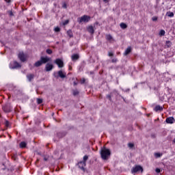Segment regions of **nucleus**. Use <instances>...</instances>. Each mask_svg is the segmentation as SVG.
I'll return each mask as SVG.
<instances>
[{"label": "nucleus", "mask_w": 175, "mask_h": 175, "mask_svg": "<svg viewBox=\"0 0 175 175\" xmlns=\"http://www.w3.org/2000/svg\"><path fill=\"white\" fill-rule=\"evenodd\" d=\"M131 51H132V49L131 48V46H129L124 51V55H128V54H129Z\"/></svg>", "instance_id": "2eb2a0df"}, {"label": "nucleus", "mask_w": 175, "mask_h": 175, "mask_svg": "<svg viewBox=\"0 0 175 175\" xmlns=\"http://www.w3.org/2000/svg\"><path fill=\"white\" fill-rule=\"evenodd\" d=\"M163 110V107H161V105H157L154 107V111H162Z\"/></svg>", "instance_id": "4468645a"}, {"label": "nucleus", "mask_w": 175, "mask_h": 175, "mask_svg": "<svg viewBox=\"0 0 175 175\" xmlns=\"http://www.w3.org/2000/svg\"><path fill=\"white\" fill-rule=\"evenodd\" d=\"M58 75L61 79H65L66 77V73L62 70L58 71Z\"/></svg>", "instance_id": "9d476101"}, {"label": "nucleus", "mask_w": 175, "mask_h": 175, "mask_svg": "<svg viewBox=\"0 0 175 175\" xmlns=\"http://www.w3.org/2000/svg\"><path fill=\"white\" fill-rule=\"evenodd\" d=\"M87 161H88V157L87 155H85L83 157V162H85V163H86Z\"/></svg>", "instance_id": "393cba45"}, {"label": "nucleus", "mask_w": 175, "mask_h": 175, "mask_svg": "<svg viewBox=\"0 0 175 175\" xmlns=\"http://www.w3.org/2000/svg\"><path fill=\"white\" fill-rule=\"evenodd\" d=\"M86 163L85 161H80L79 163H78V166L79 168L81 169V170H85L84 167H85L86 166Z\"/></svg>", "instance_id": "6e6552de"}, {"label": "nucleus", "mask_w": 175, "mask_h": 175, "mask_svg": "<svg viewBox=\"0 0 175 175\" xmlns=\"http://www.w3.org/2000/svg\"><path fill=\"white\" fill-rule=\"evenodd\" d=\"M106 39L107 40H109V42H114V39H113V36H111V35L108 34L106 36Z\"/></svg>", "instance_id": "ddd939ff"}, {"label": "nucleus", "mask_w": 175, "mask_h": 175, "mask_svg": "<svg viewBox=\"0 0 175 175\" xmlns=\"http://www.w3.org/2000/svg\"><path fill=\"white\" fill-rule=\"evenodd\" d=\"M62 8H64V9H66V8H67L66 3H63Z\"/></svg>", "instance_id": "72a5a7b5"}, {"label": "nucleus", "mask_w": 175, "mask_h": 175, "mask_svg": "<svg viewBox=\"0 0 175 175\" xmlns=\"http://www.w3.org/2000/svg\"><path fill=\"white\" fill-rule=\"evenodd\" d=\"M67 35L69 36V38H73V33L71 30L67 31Z\"/></svg>", "instance_id": "6ab92c4d"}, {"label": "nucleus", "mask_w": 175, "mask_h": 175, "mask_svg": "<svg viewBox=\"0 0 175 175\" xmlns=\"http://www.w3.org/2000/svg\"><path fill=\"white\" fill-rule=\"evenodd\" d=\"M34 77H35V75H33V74H28L27 75V78L29 81H32V80H33Z\"/></svg>", "instance_id": "f8f14e48"}, {"label": "nucleus", "mask_w": 175, "mask_h": 175, "mask_svg": "<svg viewBox=\"0 0 175 175\" xmlns=\"http://www.w3.org/2000/svg\"><path fill=\"white\" fill-rule=\"evenodd\" d=\"M167 16L168 17H174V13L168 12H167Z\"/></svg>", "instance_id": "aec40b11"}, {"label": "nucleus", "mask_w": 175, "mask_h": 175, "mask_svg": "<svg viewBox=\"0 0 175 175\" xmlns=\"http://www.w3.org/2000/svg\"><path fill=\"white\" fill-rule=\"evenodd\" d=\"M16 68H21V65L18 64L17 62H14V66L12 67V69H16Z\"/></svg>", "instance_id": "dca6fc26"}, {"label": "nucleus", "mask_w": 175, "mask_h": 175, "mask_svg": "<svg viewBox=\"0 0 175 175\" xmlns=\"http://www.w3.org/2000/svg\"><path fill=\"white\" fill-rule=\"evenodd\" d=\"M91 20V16L88 15H83L81 17L77 18V21L79 24L81 23H88Z\"/></svg>", "instance_id": "7ed1b4c3"}, {"label": "nucleus", "mask_w": 175, "mask_h": 175, "mask_svg": "<svg viewBox=\"0 0 175 175\" xmlns=\"http://www.w3.org/2000/svg\"><path fill=\"white\" fill-rule=\"evenodd\" d=\"M18 57L21 62H25L28 58V55L24 53V52H19Z\"/></svg>", "instance_id": "39448f33"}, {"label": "nucleus", "mask_w": 175, "mask_h": 175, "mask_svg": "<svg viewBox=\"0 0 175 175\" xmlns=\"http://www.w3.org/2000/svg\"><path fill=\"white\" fill-rule=\"evenodd\" d=\"M74 85H77V83L76 81L74 82Z\"/></svg>", "instance_id": "a19ab883"}, {"label": "nucleus", "mask_w": 175, "mask_h": 175, "mask_svg": "<svg viewBox=\"0 0 175 175\" xmlns=\"http://www.w3.org/2000/svg\"><path fill=\"white\" fill-rule=\"evenodd\" d=\"M37 103L38 105H40L41 103H43V99H42V98H37Z\"/></svg>", "instance_id": "5701e85b"}, {"label": "nucleus", "mask_w": 175, "mask_h": 175, "mask_svg": "<svg viewBox=\"0 0 175 175\" xmlns=\"http://www.w3.org/2000/svg\"><path fill=\"white\" fill-rule=\"evenodd\" d=\"M110 154H111L110 150H109L106 148H104L100 151L101 158H102V159H104L105 161H106L107 159H109V157H110Z\"/></svg>", "instance_id": "f03ea898"}, {"label": "nucleus", "mask_w": 175, "mask_h": 175, "mask_svg": "<svg viewBox=\"0 0 175 175\" xmlns=\"http://www.w3.org/2000/svg\"><path fill=\"white\" fill-rule=\"evenodd\" d=\"M128 147L129 148H133V147H135V144H133V143H129L128 144Z\"/></svg>", "instance_id": "b1692460"}, {"label": "nucleus", "mask_w": 175, "mask_h": 175, "mask_svg": "<svg viewBox=\"0 0 175 175\" xmlns=\"http://www.w3.org/2000/svg\"><path fill=\"white\" fill-rule=\"evenodd\" d=\"M73 95L76 96V95H79V91L75 90L73 92Z\"/></svg>", "instance_id": "2f4dec72"}, {"label": "nucleus", "mask_w": 175, "mask_h": 175, "mask_svg": "<svg viewBox=\"0 0 175 175\" xmlns=\"http://www.w3.org/2000/svg\"><path fill=\"white\" fill-rule=\"evenodd\" d=\"M60 31H61V29H59V27L55 28V32H59Z\"/></svg>", "instance_id": "c756f323"}, {"label": "nucleus", "mask_w": 175, "mask_h": 175, "mask_svg": "<svg viewBox=\"0 0 175 175\" xmlns=\"http://www.w3.org/2000/svg\"><path fill=\"white\" fill-rule=\"evenodd\" d=\"M71 58L72 61H77V59H79V55L74 54L71 56Z\"/></svg>", "instance_id": "f3484780"}, {"label": "nucleus", "mask_w": 175, "mask_h": 175, "mask_svg": "<svg viewBox=\"0 0 175 175\" xmlns=\"http://www.w3.org/2000/svg\"><path fill=\"white\" fill-rule=\"evenodd\" d=\"M143 167L142 165H135V167H133L131 169V173L133 174L135 173H137L138 172H141V173H143Z\"/></svg>", "instance_id": "20e7f679"}, {"label": "nucleus", "mask_w": 175, "mask_h": 175, "mask_svg": "<svg viewBox=\"0 0 175 175\" xmlns=\"http://www.w3.org/2000/svg\"><path fill=\"white\" fill-rule=\"evenodd\" d=\"M80 83L81 84H84V83H85V79H81Z\"/></svg>", "instance_id": "7c9ffc66"}, {"label": "nucleus", "mask_w": 175, "mask_h": 175, "mask_svg": "<svg viewBox=\"0 0 175 175\" xmlns=\"http://www.w3.org/2000/svg\"><path fill=\"white\" fill-rule=\"evenodd\" d=\"M104 2H107V0H103Z\"/></svg>", "instance_id": "37998d69"}, {"label": "nucleus", "mask_w": 175, "mask_h": 175, "mask_svg": "<svg viewBox=\"0 0 175 175\" xmlns=\"http://www.w3.org/2000/svg\"><path fill=\"white\" fill-rule=\"evenodd\" d=\"M152 21H158V17L157 16H153L152 18Z\"/></svg>", "instance_id": "c85d7f7f"}, {"label": "nucleus", "mask_w": 175, "mask_h": 175, "mask_svg": "<svg viewBox=\"0 0 175 175\" xmlns=\"http://www.w3.org/2000/svg\"><path fill=\"white\" fill-rule=\"evenodd\" d=\"M26 146H27V144H26L25 142H21V143L20 144V147H21V148H25V147H26Z\"/></svg>", "instance_id": "412c9836"}, {"label": "nucleus", "mask_w": 175, "mask_h": 175, "mask_svg": "<svg viewBox=\"0 0 175 175\" xmlns=\"http://www.w3.org/2000/svg\"><path fill=\"white\" fill-rule=\"evenodd\" d=\"M108 55H109V57H113L114 55V54L111 52H109Z\"/></svg>", "instance_id": "c9c22d12"}, {"label": "nucleus", "mask_w": 175, "mask_h": 175, "mask_svg": "<svg viewBox=\"0 0 175 175\" xmlns=\"http://www.w3.org/2000/svg\"><path fill=\"white\" fill-rule=\"evenodd\" d=\"M5 2H7L8 3H10V0H5Z\"/></svg>", "instance_id": "58836bf2"}, {"label": "nucleus", "mask_w": 175, "mask_h": 175, "mask_svg": "<svg viewBox=\"0 0 175 175\" xmlns=\"http://www.w3.org/2000/svg\"><path fill=\"white\" fill-rule=\"evenodd\" d=\"M48 159H48L47 157H44V161H48Z\"/></svg>", "instance_id": "ea45409f"}, {"label": "nucleus", "mask_w": 175, "mask_h": 175, "mask_svg": "<svg viewBox=\"0 0 175 175\" xmlns=\"http://www.w3.org/2000/svg\"><path fill=\"white\" fill-rule=\"evenodd\" d=\"M167 43H168V47H170V46H172V42H170V41L167 42Z\"/></svg>", "instance_id": "e433bc0d"}, {"label": "nucleus", "mask_w": 175, "mask_h": 175, "mask_svg": "<svg viewBox=\"0 0 175 175\" xmlns=\"http://www.w3.org/2000/svg\"><path fill=\"white\" fill-rule=\"evenodd\" d=\"M127 25L126 24L122 23H120V28H122V29H126V28H127Z\"/></svg>", "instance_id": "a211bd4d"}, {"label": "nucleus", "mask_w": 175, "mask_h": 175, "mask_svg": "<svg viewBox=\"0 0 175 175\" xmlns=\"http://www.w3.org/2000/svg\"><path fill=\"white\" fill-rule=\"evenodd\" d=\"M165 30H161L160 32H159V36H165Z\"/></svg>", "instance_id": "4be33fe9"}, {"label": "nucleus", "mask_w": 175, "mask_h": 175, "mask_svg": "<svg viewBox=\"0 0 175 175\" xmlns=\"http://www.w3.org/2000/svg\"><path fill=\"white\" fill-rule=\"evenodd\" d=\"M161 156H162V154L161 153H155L154 154V157H156V158H161Z\"/></svg>", "instance_id": "a878e982"}, {"label": "nucleus", "mask_w": 175, "mask_h": 175, "mask_svg": "<svg viewBox=\"0 0 175 175\" xmlns=\"http://www.w3.org/2000/svg\"><path fill=\"white\" fill-rule=\"evenodd\" d=\"M155 172H156V173H161V169L156 168Z\"/></svg>", "instance_id": "473e14b6"}, {"label": "nucleus", "mask_w": 175, "mask_h": 175, "mask_svg": "<svg viewBox=\"0 0 175 175\" xmlns=\"http://www.w3.org/2000/svg\"><path fill=\"white\" fill-rule=\"evenodd\" d=\"M118 61V59H117V58H113V59H112L111 62L113 64H116V62H117Z\"/></svg>", "instance_id": "cd10ccee"}, {"label": "nucleus", "mask_w": 175, "mask_h": 175, "mask_svg": "<svg viewBox=\"0 0 175 175\" xmlns=\"http://www.w3.org/2000/svg\"><path fill=\"white\" fill-rule=\"evenodd\" d=\"M3 109L4 111H5V113H9V111H10V110H6V109H5V107H3Z\"/></svg>", "instance_id": "4c0bfd02"}, {"label": "nucleus", "mask_w": 175, "mask_h": 175, "mask_svg": "<svg viewBox=\"0 0 175 175\" xmlns=\"http://www.w3.org/2000/svg\"><path fill=\"white\" fill-rule=\"evenodd\" d=\"M47 54H53V51L51 49H46Z\"/></svg>", "instance_id": "bb28decb"}, {"label": "nucleus", "mask_w": 175, "mask_h": 175, "mask_svg": "<svg viewBox=\"0 0 175 175\" xmlns=\"http://www.w3.org/2000/svg\"><path fill=\"white\" fill-rule=\"evenodd\" d=\"M49 61H51V58L49 57H41L40 59L34 64V66L39 68V66H42L43 64H47Z\"/></svg>", "instance_id": "f257e3e1"}, {"label": "nucleus", "mask_w": 175, "mask_h": 175, "mask_svg": "<svg viewBox=\"0 0 175 175\" xmlns=\"http://www.w3.org/2000/svg\"><path fill=\"white\" fill-rule=\"evenodd\" d=\"M54 68V66L51 64H46L45 66V70L46 72H50L51 70H53V68Z\"/></svg>", "instance_id": "0eeeda50"}, {"label": "nucleus", "mask_w": 175, "mask_h": 175, "mask_svg": "<svg viewBox=\"0 0 175 175\" xmlns=\"http://www.w3.org/2000/svg\"><path fill=\"white\" fill-rule=\"evenodd\" d=\"M68 24H69V21L68 20L65 21L64 23V25H66Z\"/></svg>", "instance_id": "f704fd0d"}, {"label": "nucleus", "mask_w": 175, "mask_h": 175, "mask_svg": "<svg viewBox=\"0 0 175 175\" xmlns=\"http://www.w3.org/2000/svg\"><path fill=\"white\" fill-rule=\"evenodd\" d=\"M165 121L167 124H174L175 122V120L174 117L167 118Z\"/></svg>", "instance_id": "1a4fd4ad"}, {"label": "nucleus", "mask_w": 175, "mask_h": 175, "mask_svg": "<svg viewBox=\"0 0 175 175\" xmlns=\"http://www.w3.org/2000/svg\"><path fill=\"white\" fill-rule=\"evenodd\" d=\"M87 29L90 33H91L92 35H94V33L95 32V30L94 29V27H92V25L88 26Z\"/></svg>", "instance_id": "9b49d317"}, {"label": "nucleus", "mask_w": 175, "mask_h": 175, "mask_svg": "<svg viewBox=\"0 0 175 175\" xmlns=\"http://www.w3.org/2000/svg\"><path fill=\"white\" fill-rule=\"evenodd\" d=\"M55 64L58 66V68H64V62L60 59H56Z\"/></svg>", "instance_id": "423d86ee"}, {"label": "nucleus", "mask_w": 175, "mask_h": 175, "mask_svg": "<svg viewBox=\"0 0 175 175\" xmlns=\"http://www.w3.org/2000/svg\"><path fill=\"white\" fill-rule=\"evenodd\" d=\"M173 143H174V144H175V138L173 140Z\"/></svg>", "instance_id": "79ce46f5"}]
</instances>
